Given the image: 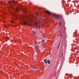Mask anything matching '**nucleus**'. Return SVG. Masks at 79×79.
Returning <instances> with one entry per match:
<instances>
[{
  "label": "nucleus",
  "instance_id": "f8f14e48",
  "mask_svg": "<svg viewBox=\"0 0 79 79\" xmlns=\"http://www.w3.org/2000/svg\"><path fill=\"white\" fill-rule=\"evenodd\" d=\"M44 42H45V40H42V43H44Z\"/></svg>",
  "mask_w": 79,
  "mask_h": 79
},
{
  "label": "nucleus",
  "instance_id": "4be33fe9",
  "mask_svg": "<svg viewBox=\"0 0 79 79\" xmlns=\"http://www.w3.org/2000/svg\"><path fill=\"white\" fill-rule=\"evenodd\" d=\"M60 44L59 43L58 45H60Z\"/></svg>",
  "mask_w": 79,
  "mask_h": 79
},
{
  "label": "nucleus",
  "instance_id": "a878e982",
  "mask_svg": "<svg viewBox=\"0 0 79 79\" xmlns=\"http://www.w3.org/2000/svg\"><path fill=\"white\" fill-rule=\"evenodd\" d=\"M36 53H37V52H36Z\"/></svg>",
  "mask_w": 79,
  "mask_h": 79
},
{
  "label": "nucleus",
  "instance_id": "f3484780",
  "mask_svg": "<svg viewBox=\"0 0 79 79\" xmlns=\"http://www.w3.org/2000/svg\"><path fill=\"white\" fill-rule=\"evenodd\" d=\"M60 45H58V46L57 47V48H59V47Z\"/></svg>",
  "mask_w": 79,
  "mask_h": 79
},
{
  "label": "nucleus",
  "instance_id": "aec40b11",
  "mask_svg": "<svg viewBox=\"0 0 79 79\" xmlns=\"http://www.w3.org/2000/svg\"><path fill=\"white\" fill-rule=\"evenodd\" d=\"M63 55V53H62V55Z\"/></svg>",
  "mask_w": 79,
  "mask_h": 79
},
{
  "label": "nucleus",
  "instance_id": "6ab92c4d",
  "mask_svg": "<svg viewBox=\"0 0 79 79\" xmlns=\"http://www.w3.org/2000/svg\"><path fill=\"white\" fill-rule=\"evenodd\" d=\"M12 23H14V22H13V21H12Z\"/></svg>",
  "mask_w": 79,
  "mask_h": 79
},
{
  "label": "nucleus",
  "instance_id": "393cba45",
  "mask_svg": "<svg viewBox=\"0 0 79 79\" xmlns=\"http://www.w3.org/2000/svg\"><path fill=\"white\" fill-rule=\"evenodd\" d=\"M22 25H23V24H21Z\"/></svg>",
  "mask_w": 79,
  "mask_h": 79
},
{
  "label": "nucleus",
  "instance_id": "423d86ee",
  "mask_svg": "<svg viewBox=\"0 0 79 79\" xmlns=\"http://www.w3.org/2000/svg\"><path fill=\"white\" fill-rule=\"evenodd\" d=\"M23 10L24 13H26V9H24Z\"/></svg>",
  "mask_w": 79,
  "mask_h": 79
},
{
  "label": "nucleus",
  "instance_id": "6e6552de",
  "mask_svg": "<svg viewBox=\"0 0 79 79\" xmlns=\"http://www.w3.org/2000/svg\"><path fill=\"white\" fill-rule=\"evenodd\" d=\"M47 62L48 64H50V60H48Z\"/></svg>",
  "mask_w": 79,
  "mask_h": 79
},
{
  "label": "nucleus",
  "instance_id": "7ed1b4c3",
  "mask_svg": "<svg viewBox=\"0 0 79 79\" xmlns=\"http://www.w3.org/2000/svg\"><path fill=\"white\" fill-rule=\"evenodd\" d=\"M14 3V5H15L16 3H17V2H15V1H13L10 2H9V3Z\"/></svg>",
  "mask_w": 79,
  "mask_h": 79
},
{
  "label": "nucleus",
  "instance_id": "9b49d317",
  "mask_svg": "<svg viewBox=\"0 0 79 79\" xmlns=\"http://www.w3.org/2000/svg\"><path fill=\"white\" fill-rule=\"evenodd\" d=\"M5 39H7L8 40H9V39H10V38H9V37H7L5 38Z\"/></svg>",
  "mask_w": 79,
  "mask_h": 79
},
{
  "label": "nucleus",
  "instance_id": "39448f33",
  "mask_svg": "<svg viewBox=\"0 0 79 79\" xmlns=\"http://www.w3.org/2000/svg\"><path fill=\"white\" fill-rule=\"evenodd\" d=\"M46 12L47 14H48V15H51V13L48 10L46 11Z\"/></svg>",
  "mask_w": 79,
  "mask_h": 79
},
{
  "label": "nucleus",
  "instance_id": "b1692460",
  "mask_svg": "<svg viewBox=\"0 0 79 79\" xmlns=\"http://www.w3.org/2000/svg\"><path fill=\"white\" fill-rule=\"evenodd\" d=\"M8 8H9V9H10V7H9Z\"/></svg>",
  "mask_w": 79,
  "mask_h": 79
},
{
  "label": "nucleus",
  "instance_id": "dca6fc26",
  "mask_svg": "<svg viewBox=\"0 0 79 79\" xmlns=\"http://www.w3.org/2000/svg\"><path fill=\"white\" fill-rule=\"evenodd\" d=\"M42 46H43V47H44V44H42Z\"/></svg>",
  "mask_w": 79,
  "mask_h": 79
},
{
  "label": "nucleus",
  "instance_id": "1a4fd4ad",
  "mask_svg": "<svg viewBox=\"0 0 79 79\" xmlns=\"http://www.w3.org/2000/svg\"><path fill=\"white\" fill-rule=\"evenodd\" d=\"M32 33H33V34H36V33H35V31H32Z\"/></svg>",
  "mask_w": 79,
  "mask_h": 79
},
{
  "label": "nucleus",
  "instance_id": "4468645a",
  "mask_svg": "<svg viewBox=\"0 0 79 79\" xmlns=\"http://www.w3.org/2000/svg\"><path fill=\"white\" fill-rule=\"evenodd\" d=\"M19 10V8H17L16 9V11H17V10Z\"/></svg>",
  "mask_w": 79,
  "mask_h": 79
},
{
  "label": "nucleus",
  "instance_id": "0eeeda50",
  "mask_svg": "<svg viewBox=\"0 0 79 79\" xmlns=\"http://www.w3.org/2000/svg\"><path fill=\"white\" fill-rule=\"evenodd\" d=\"M44 62H45V64H47V60L44 59Z\"/></svg>",
  "mask_w": 79,
  "mask_h": 79
},
{
  "label": "nucleus",
  "instance_id": "ddd939ff",
  "mask_svg": "<svg viewBox=\"0 0 79 79\" xmlns=\"http://www.w3.org/2000/svg\"><path fill=\"white\" fill-rule=\"evenodd\" d=\"M4 27H7V26H6L4 25H3Z\"/></svg>",
  "mask_w": 79,
  "mask_h": 79
},
{
  "label": "nucleus",
  "instance_id": "f03ea898",
  "mask_svg": "<svg viewBox=\"0 0 79 79\" xmlns=\"http://www.w3.org/2000/svg\"><path fill=\"white\" fill-rule=\"evenodd\" d=\"M33 60H37V55H35V53L33 54Z\"/></svg>",
  "mask_w": 79,
  "mask_h": 79
},
{
  "label": "nucleus",
  "instance_id": "5701e85b",
  "mask_svg": "<svg viewBox=\"0 0 79 79\" xmlns=\"http://www.w3.org/2000/svg\"><path fill=\"white\" fill-rule=\"evenodd\" d=\"M38 15V14H37V13H36V15Z\"/></svg>",
  "mask_w": 79,
  "mask_h": 79
},
{
  "label": "nucleus",
  "instance_id": "f257e3e1",
  "mask_svg": "<svg viewBox=\"0 0 79 79\" xmlns=\"http://www.w3.org/2000/svg\"><path fill=\"white\" fill-rule=\"evenodd\" d=\"M33 16L31 15V16L30 19L29 20L31 22L32 24L27 23V21L26 19H23V23L24 25H29V26H35L37 28H40L41 27L38 25V21H37V18H35V19L32 18Z\"/></svg>",
  "mask_w": 79,
  "mask_h": 79
},
{
  "label": "nucleus",
  "instance_id": "a211bd4d",
  "mask_svg": "<svg viewBox=\"0 0 79 79\" xmlns=\"http://www.w3.org/2000/svg\"><path fill=\"white\" fill-rule=\"evenodd\" d=\"M62 35V34H60V37H61Z\"/></svg>",
  "mask_w": 79,
  "mask_h": 79
},
{
  "label": "nucleus",
  "instance_id": "412c9836",
  "mask_svg": "<svg viewBox=\"0 0 79 79\" xmlns=\"http://www.w3.org/2000/svg\"><path fill=\"white\" fill-rule=\"evenodd\" d=\"M12 6H10V8H12Z\"/></svg>",
  "mask_w": 79,
  "mask_h": 79
},
{
  "label": "nucleus",
  "instance_id": "20e7f679",
  "mask_svg": "<svg viewBox=\"0 0 79 79\" xmlns=\"http://www.w3.org/2000/svg\"><path fill=\"white\" fill-rule=\"evenodd\" d=\"M53 16L55 18H58V17H59V15H56L55 14H54L53 15Z\"/></svg>",
  "mask_w": 79,
  "mask_h": 79
},
{
  "label": "nucleus",
  "instance_id": "2eb2a0df",
  "mask_svg": "<svg viewBox=\"0 0 79 79\" xmlns=\"http://www.w3.org/2000/svg\"><path fill=\"white\" fill-rule=\"evenodd\" d=\"M59 25H60V26H61V22H60Z\"/></svg>",
  "mask_w": 79,
  "mask_h": 79
},
{
  "label": "nucleus",
  "instance_id": "9d476101",
  "mask_svg": "<svg viewBox=\"0 0 79 79\" xmlns=\"http://www.w3.org/2000/svg\"><path fill=\"white\" fill-rule=\"evenodd\" d=\"M35 50H34V51L35 52H36V51L37 50V47H36V46L35 47Z\"/></svg>",
  "mask_w": 79,
  "mask_h": 79
}]
</instances>
